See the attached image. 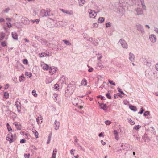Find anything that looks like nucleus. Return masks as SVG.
Returning <instances> with one entry per match:
<instances>
[{
	"label": "nucleus",
	"instance_id": "obj_50",
	"mask_svg": "<svg viewBox=\"0 0 158 158\" xmlns=\"http://www.w3.org/2000/svg\"><path fill=\"white\" fill-rule=\"evenodd\" d=\"M146 65L148 66H151V61H147L146 62Z\"/></svg>",
	"mask_w": 158,
	"mask_h": 158
},
{
	"label": "nucleus",
	"instance_id": "obj_57",
	"mask_svg": "<svg viewBox=\"0 0 158 158\" xmlns=\"http://www.w3.org/2000/svg\"><path fill=\"white\" fill-rule=\"evenodd\" d=\"M103 134H104V132H101L99 134V137H102V136H103Z\"/></svg>",
	"mask_w": 158,
	"mask_h": 158
},
{
	"label": "nucleus",
	"instance_id": "obj_15",
	"mask_svg": "<svg viewBox=\"0 0 158 158\" xmlns=\"http://www.w3.org/2000/svg\"><path fill=\"white\" fill-rule=\"evenodd\" d=\"M12 36L13 38L15 40H17L18 39V36L17 33L15 32H12L11 33Z\"/></svg>",
	"mask_w": 158,
	"mask_h": 158
},
{
	"label": "nucleus",
	"instance_id": "obj_40",
	"mask_svg": "<svg viewBox=\"0 0 158 158\" xmlns=\"http://www.w3.org/2000/svg\"><path fill=\"white\" fill-rule=\"evenodd\" d=\"M108 81L109 83L111 84L114 86H115V83L113 81H111L109 80H108Z\"/></svg>",
	"mask_w": 158,
	"mask_h": 158
},
{
	"label": "nucleus",
	"instance_id": "obj_46",
	"mask_svg": "<svg viewBox=\"0 0 158 158\" xmlns=\"http://www.w3.org/2000/svg\"><path fill=\"white\" fill-rule=\"evenodd\" d=\"M49 72L50 73H51L52 72V70H53V71H56V69H55L54 68H52V67H51L49 69Z\"/></svg>",
	"mask_w": 158,
	"mask_h": 158
},
{
	"label": "nucleus",
	"instance_id": "obj_31",
	"mask_svg": "<svg viewBox=\"0 0 158 158\" xmlns=\"http://www.w3.org/2000/svg\"><path fill=\"white\" fill-rule=\"evenodd\" d=\"M133 136L134 137V138L137 140L140 141V137H139V135H134Z\"/></svg>",
	"mask_w": 158,
	"mask_h": 158
},
{
	"label": "nucleus",
	"instance_id": "obj_25",
	"mask_svg": "<svg viewBox=\"0 0 158 158\" xmlns=\"http://www.w3.org/2000/svg\"><path fill=\"white\" fill-rule=\"evenodd\" d=\"M5 37V33L3 32H1L0 33V42L1 41V40H2L4 37Z\"/></svg>",
	"mask_w": 158,
	"mask_h": 158
},
{
	"label": "nucleus",
	"instance_id": "obj_60",
	"mask_svg": "<svg viewBox=\"0 0 158 158\" xmlns=\"http://www.w3.org/2000/svg\"><path fill=\"white\" fill-rule=\"evenodd\" d=\"M115 138L117 140H118L119 139L118 135H115Z\"/></svg>",
	"mask_w": 158,
	"mask_h": 158
},
{
	"label": "nucleus",
	"instance_id": "obj_44",
	"mask_svg": "<svg viewBox=\"0 0 158 158\" xmlns=\"http://www.w3.org/2000/svg\"><path fill=\"white\" fill-rule=\"evenodd\" d=\"M106 27H108L111 26L110 22H108L106 23Z\"/></svg>",
	"mask_w": 158,
	"mask_h": 158
},
{
	"label": "nucleus",
	"instance_id": "obj_30",
	"mask_svg": "<svg viewBox=\"0 0 158 158\" xmlns=\"http://www.w3.org/2000/svg\"><path fill=\"white\" fill-rule=\"evenodd\" d=\"M51 136H52V133H51L49 134V135L48 136V139L47 141V144H49L50 143V141L51 140Z\"/></svg>",
	"mask_w": 158,
	"mask_h": 158
},
{
	"label": "nucleus",
	"instance_id": "obj_10",
	"mask_svg": "<svg viewBox=\"0 0 158 158\" xmlns=\"http://www.w3.org/2000/svg\"><path fill=\"white\" fill-rule=\"evenodd\" d=\"M15 105L18 111L19 112L21 111V103L17 101L15 102Z\"/></svg>",
	"mask_w": 158,
	"mask_h": 158
},
{
	"label": "nucleus",
	"instance_id": "obj_59",
	"mask_svg": "<svg viewBox=\"0 0 158 158\" xmlns=\"http://www.w3.org/2000/svg\"><path fill=\"white\" fill-rule=\"evenodd\" d=\"M97 97L98 98H101L102 99H104V97L102 96V95H99Z\"/></svg>",
	"mask_w": 158,
	"mask_h": 158
},
{
	"label": "nucleus",
	"instance_id": "obj_37",
	"mask_svg": "<svg viewBox=\"0 0 158 158\" xmlns=\"http://www.w3.org/2000/svg\"><path fill=\"white\" fill-rule=\"evenodd\" d=\"M129 122L131 125H133L135 124L134 121H132L131 119L129 120Z\"/></svg>",
	"mask_w": 158,
	"mask_h": 158
},
{
	"label": "nucleus",
	"instance_id": "obj_7",
	"mask_svg": "<svg viewBox=\"0 0 158 158\" xmlns=\"http://www.w3.org/2000/svg\"><path fill=\"white\" fill-rule=\"evenodd\" d=\"M135 11L136 12V15H141L143 14V10L140 8H137L135 9Z\"/></svg>",
	"mask_w": 158,
	"mask_h": 158
},
{
	"label": "nucleus",
	"instance_id": "obj_52",
	"mask_svg": "<svg viewBox=\"0 0 158 158\" xmlns=\"http://www.w3.org/2000/svg\"><path fill=\"white\" fill-rule=\"evenodd\" d=\"M56 153H53V152L52 154V158H56Z\"/></svg>",
	"mask_w": 158,
	"mask_h": 158
},
{
	"label": "nucleus",
	"instance_id": "obj_26",
	"mask_svg": "<svg viewBox=\"0 0 158 158\" xmlns=\"http://www.w3.org/2000/svg\"><path fill=\"white\" fill-rule=\"evenodd\" d=\"M63 41L67 45H71V44L69 41L64 40H63Z\"/></svg>",
	"mask_w": 158,
	"mask_h": 158
},
{
	"label": "nucleus",
	"instance_id": "obj_16",
	"mask_svg": "<svg viewBox=\"0 0 158 158\" xmlns=\"http://www.w3.org/2000/svg\"><path fill=\"white\" fill-rule=\"evenodd\" d=\"M129 59L131 61H134L135 60V56L131 52L129 53Z\"/></svg>",
	"mask_w": 158,
	"mask_h": 158
},
{
	"label": "nucleus",
	"instance_id": "obj_13",
	"mask_svg": "<svg viewBox=\"0 0 158 158\" xmlns=\"http://www.w3.org/2000/svg\"><path fill=\"white\" fill-rule=\"evenodd\" d=\"M60 123L59 122L57 121L56 120H55L54 122V125L55 126V129L56 130H57L59 129L60 127Z\"/></svg>",
	"mask_w": 158,
	"mask_h": 158
},
{
	"label": "nucleus",
	"instance_id": "obj_17",
	"mask_svg": "<svg viewBox=\"0 0 158 158\" xmlns=\"http://www.w3.org/2000/svg\"><path fill=\"white\" fill-rule=\"evenodd\" d=\"M101 109H103L104 111L107 110V105L106 104H101L100 105Z\"/></svg>",
	"mask_w": 158,
	"mask_h": 158
},
{
	"label": "nucleus",
	"instance_id": "obj_62",
	"mask_svg": "<svg viewBox=\"0 0 158 158\" xmlns=\"http://www.w3.org/2000/svg\"><path fill=\"white\" fill-rule=\"evenodd\" d=\"M5 21L4 19L3 18H0V22H3Z\"/></svg>",
	"mask_w": 158,
	"mask_h": 158
},
{
	"label": "nucleus",
	"instance_id": "obj_36",
	"mask_svg": "<svg viewBox=\"0 0 158 158\" xmlns=\"http://www.w3.org/2000/svg\"><path fill=\"white\" fill-rule=\"evenodd\" d=\"M66 14H69V15H72L73 14V12L72 10H71V11L67 10Z\"/></svg>",
	"mask_w": 158,
	"mask_h": 158
},
{
	"label": "nucleus",
	"instance_id": "obj_3",
	"mask_svg": "<svg viewBox=\"0 0 158 158\" xmlns=\"http://www.w3.org/2000/svg\"><path fill=\"white\" fill-rule=\"evenodd\" d=\"M16 138H13L12 134H8L6 137V140L9 142L10 143L15 141Z\"/></svg>",
	"mask_w": 158,
	"mask_h": 158
},
{
	"label": "nucleus",
	"instance_id": "obj_53",
	"mask_svg": "<svg viewBox=\"0 0 158 158\" xmlns=\"http://www.w3.org/2000/svg\"><path fill=\"white\" fill-rule=\"evenodd\" d=\"M26 141V140L24 139H21L20 141V143H25Z\"/></svg>",
	"mask_w": 158,
	"mask_h": 158
},
{
	"label": "nucleus",
	"instance_id": "obj_21",
	"mask_svg": "<svg viewBox=\"0 0 158 158\" xmlns=\"http://www.w3.org/2000/svg\"><path fill=\"white\" fill-rule=\"evenodd\" d=\"M141 2L142 8L144 10H145L146 9V7L145 5L144 2V0H139Z\"/></svg>",
	"mask_w": 158,
	"mask_h": 158
},
{
	"label": "nucleus",
	"instance_id": "obj_28",
	"mask_svg": "<svg viewBox=\"0 0 158 158\" xmlns=\"http://www.w3.org/2000/svg\"><path fill=\"white\" fill-rule=\"evenodd\" d=\"M78 100V99H74L72 100V103L75 106H77L78 103L77 102V101Z\"/></svg>",
	"mask_w": 158,
	"mask_h": 158
},
{
	"label": "nucleus",
	"instance_id": "obj_51",
	"mask_svg": "<svg viewBox=\"0 0 158 158\" xmlns=\"http://www.w3.org/2000/svg\"><path fill=\"white\" fill-rule=\"evenodd\" d=\"M60 10L62 11V12L64 13H66V12L67 10H64L63 9H60Z\"/></svg>",
	"mask_w": 158,
	"mask_h": 158
},
{
	"label": "nucleus",
	"instance_id": "obj_63",
	"mask_svg": "<svg viewBox=\"0 0 158 158\" xmlns=\"http://www.w3.org/2000/svg\"><path fill=\"white\" fill-rule=\"evenodd\" d=\"M155 68L158 71V62L155 65Z\"/></svg>",
	"mask_w": 158,
	"mask_h": 158
},
{
	"label": "nucleus",
	"instance_id": "obj_64",
	"mask_svg": "<svg viewBox=\"0 0 158 158\" xmlns=\"http://www.w3.org/2000/svg\"><path fill=\"white\" fill-rule=\"evenodd\" d=\"M155 31L158 34V28L156 27H155Z\"/></svg>",
	"mask_w": 158,
	"mask_h": 158
},
{
	"label": "nucleus",
	"instance_id": "obj_47",
	"mask_svg": "<svg viewBox=\"0 0 158 158\" xmlns=\"http://www.w3.org/2000/svg\"><path fill=\"white\" fill-rule=\"evenodd\" d=\"M97 67H99L100 68H104L103 66L101 64V63H98L97 64Z\"/></svg>",
	"mask_w": 158,
	"mask_h": 158
},
{
	"label": "nucleus",
	"instance_id": "obj_38",
	"mask_svg": "<svg viewBox=\"0 0 158 158\" xmlns=\"http://www.w3.org/2000/svg\"><path fill=\"white\" fill-rule=\"evenodd\" d=\"M104 122L106 125H110V124H111V121L108 120L105 121Z\"/></svg>",
	"mask_w": 158,
	"mask_h": 158
},
{
	"label": "nucleus",
	"instance_id": "obj_11",
	"mask_svg": "<svg viewBox=\"0 0 158 158\" xmlns=\"http://www.w3.org/2000/svg\"><path fill=\"white\" fill-rule=\"evenodd\" d=\"M124 146L126 148H122V149L124 150L127 151L130 150L132 148V147L130 145L127 144H125L124 145Z\"/></svg>",
	"mask_w": 158,
	"mask_h": 158
},
{
	"label": "nucleus",
	"instance_id": "obj_61",
	"mask_svg": "<svg viewBox=\"0 0 158 158\" xmlns=\"http://www.w3.org/2000/svg\"><path fill=\"white\" fill-rule=\"evenodd\" d=\"M101 143L103 145H104L106 144V142H104L103 140H101Z\"/></svg>",
	"mask_w": 158,
	"mask_h": 158
},
{
	"label": "nucleus",
	"instance_id": "obj_18",
	"mask_svg": "<svg viewBox=\"0 0 158 158\" xmlns=\"http://www.w3.org/2000/svg\"><path fill=\"white\" fill-rule=\"evenodd\" d=\"M32 131L34 134L36 138H38V133L35 129H32Z\"/></svg>",
	"mask_w": 158,
	"mask_h": 158
},
{
	"label": "nucleus",
	"instance_id": "obj_24",
	"mask_svg": "<svg viewBox=\"0 0 158 158\" xmlns=\"http://www.w3.org/2000/svg\"><path fill=\"white\" fill-rule=\"evenodd\" d=\"M25 77L23 74H22L21 76L19 77V80L20 82H23L24 81Z\"/></svg>",
	"mask_w": 158,
	"mask_h": 158
},
{
	"label": "nucleus",
	"instance_id": "obj_39",
	"mask_svg": "<svg viewBox=\"0 0 158 158\" xmlns=\"http://www.w3.org/2000/svg\"><path fill=\"white\" fill-rule=\"evenodd\" d=\"M106 96L108 98L110 99H111V96H110V93L109 92L106 94Z\"/></svg>",
	"mask_w": 158,
	"mask_h": 158
},
{
	"label": "nucleus",
	"instance_id": "obj_34",
	"mask_svg": "<svg viewBox=\"0 0 158 158\" xmlns=\"http://www.w3.org/2000/svg\"><path fill=\"white\" fill-rule=\"evenodd\" d=\"M9 97V94L7 92H5L4 93V98H6L7 99V98H8Z\"/></svg>",
	"mask_w": 158,
	"mask_h": 158
},
{
	"label": "nucleus",
	"instance_id": "obj_49",
	"mask_svg": "<svg viewBox=\"0 0 158 158\" xmlns=\"http://www.w3.org/2000/svg\"><path fill=\"white\" fill-rule=\"evenodd\" d=\"M98 24L97 23H93V26L94 27H96L98 26Z\"/></svg>",
	"mask_w": 158,
	"mask_h": 158
},
{
	"label": "nucleus",
	"instance_id": "obj_56",
	"mask_svg": "<svg viewBox=\"0 0 158 158\" xmlns=\"http://www.w3.org/2000/svg\"><path fill=\"white\" fill-rule=\"evenodd\" d=\"M75 151V150H74L73 149H71L70 151V153L72 154V155H74V153L73 152V151Z\"/></svg>",
	"mask_w": 158,
	"mask_h": 158
},
{
	"label": "nucleus",
	"instance_id": "obj_43",
	"mask_svg": "<svg viewBox=\"0 0 158 158\" xmlns=\"http://www.w3.org/2000/svg\"><path fill=\"white\" fill-rule=\"evenodd\" d=\"M149 114V111H146L144 114L143 115L144 116H146Z\"/></svg>",
	"mask_w": 158,
	"mask_h": 158
},
{
	"label": "nucleus",
	"instance_id": "obj_2",
	"mask_svg": "<svg viewBox=\"0 0 158 158\" xmlns=\"http://www.w3.org/2000/svg\"><path fill=\"white\" fill-rule=\"evenodd\" d=\"M88 13L89 14V17L90 18H94L96 16V12L94 10H92L91 9H89L88 11Z\"/></svg>",
	"mask_w": 158,
	"mask_h": 158
},
{
	"label": "nucleus",
	"instance_id": "obj_58",
	"mask_svg": "<svg viewBox=\"0 0 158 158\" xmlns=\"http://www.w3.org/2000/svg\"><path fill=\"white\" fill-rule=\"evenodd\" d=\"M10 10V9L9 8H7L4 11V12L6 13H8L9 10Z\"/></svg>",
	"mask_w": 158,
	"mask_h": 158
},
{
	"label": "nucleus",
	"instance_id": "obj_1",
	"mask_svg": "<svg viewBox=\"0 0 158 158\" xmlns=\"http://www.w3.org/2000/svg\"><path fill=\"white\" fill-rule=\"evenodd\" d=\"M40 15L42 17H44L47 16H50L52 14L51 13V10L50 9H48L47 10L42 9L40 11Z\"/></svg>",
	"mask_w": 158,
	"mask_h": 158
},
{
	"label": "nucleus",
	"instance_id": "obj_45",
	"mask_svg": "<svg viewBox=\"0 0 158 158\" xmlns=\"http://www.w3.org/2000/svg\"><path fill=\"white\" fill-rule=\"evenodd\" d=\"M140 127V126L138 125H136V126H134V128L133 129H136L137 130H138L139 128V127Z\"/></svg>",
	"mask_w": 158,
	"mask_h": 158
},
{
	"label": "nucleus",
	"instance_id": "obj_8",
	"mask_svg": "<svg viewBox=\"0 0 158 158\" xmlns=\"http://www.w3.org/2000/svg\"><path fill=\"white\" fill-rule=\"evenodd\" d=\"M136 26L137 27V29L138 31H140L141 33L143 34L144 33V31L143 26L141 25L140 24L136 25Z\"/></svg>",
	"mask_w": 158,
	"mask_h": 158
},
{
	"label": "nucleus",
	"instance_id": "obj_29",
	"mask_svg": "<svg viewBox=\"0 0 158 158\" xmlns=\"http://www.w3.org/2000/svg\"><path fill=\"white\" fill-rule=\"evenodd\" d=\"M49 68V66L46 64H44L43 69L44 70H48Z\"/></svg>",
	"mask_w": 158,
	"mask_h": 158
},
{
	"label": "nucleus",
	"instance_id": "obj_33",
	"mask_svg": "<svg viewBox=\"0 0 158 158\" xmlns=\"http://www.w3.org/2000/svg\"><path fill=\"white\" fill-rule=\"evenodd\" d=\"M32 95L35 97H37V94L36 93V91L35 90H33L32 91Z\"/></svg>",
	"mask_w": 158,
	"mask_h": 158
},
{
	"label": "nucleus",
	"instance_id": "obj_19",
	"mask_svg": "<svg viewBox=\"0 0 158 158\" xmlns=\"http://www.w3.org/2000/svg\"><path fill=\"white\" fill-rule=\"evenodd\" d=\"M79 2V4L80 6H83L85 3V0H78Z\"/></svg>",
	"mask_w": 158,
	"mask_h": 158
},
{
	"label": "nucleus",
	"instance_id": "obj_22",
	"mask_svg": "<svg viewBox=\"0 0 158 158\" xmlns=\"http://www.w3.org/2000/svg\"><path fill=\"white\" fill-rule=\"evenodd\" d=\"M87 84V80L85 79H83L81 83V85L83 86H86Z\"/></svg>",
	"mask_w": 158,
	"mask_h": 158
},
{
	"label": "nucleus",
	"instance_id": "obj_35",
	"mask_svg": "<svg viewBox=\"0 0 158 158\" xmlns=\"http://www.w3.org/2000/svg\"><path fill=\"white\" fill-rule=\"evenodd\" d=\"M6 126L7 127V128L8 129V131H10L12 130V129L10 126L9 125V124L8 123H7L6 124Z\"/></svg>",
	"mask_w": 158,
	"mask_h": 158
},
{
	"label": "nucleus",
	"instance_id": "obj_20",
	"mask_svg": "<svg viewBox=\"0 0 158 158\" xmlns=\"http://www.w3.org/2000/svg\"><path fill=\"white\" fill-rule=\"evenodd\" d=\"M42 119L43 118L41 116H40V117H38L36 118V121L38 124H40L42 123Z\"/></svg>",
	"mask_w": 158,
	"mask_h": 158
},
{
	"label": "nucleus",
	"instance_id": "obj_48",
	"mask_svg": "<svg viewBox=\"0 0 158 158\" xmlns=\"http://www.w3.org/2000/svg\"><path fill=\"white\" fill-rule=\"evenodd\" d=\"M6 24L8 27L10 28L12 27V25L10 23H7Z\"/></svg>",
	"mask_w": 158,
	"mask_h": 158
},
{
	"label": "nucleus",
	"instance_id": "obj_6",
	"mask_svg": "<svg viewBox=\"0 0 158 158\" xmlns=\"http://www.w3.org/2000/svg\"><path fill=\"white\" fill-rule=\"evenodd\" d=\"M21 21L22 23L24 24L28 25L29 24L30 21L26 17L22 18L21 19Z\"/></svg>",
	"mask_w": 158,
	"mask_h": 158
},
{
	"label": "nucleus",
	"instance_id": "obj_32",
	"mask_svg": "<svg viewBox=\"0 0 158 158\" xmlns=\"http://www.w3.org/2000/svg\"><path fill=\"white\" fill-rule=\"evenodd\" d=\"M1 45L3 47H5L7 46V43L6 41L0 42Z\"/></svg>",
	"mask_w": 158,
	"mask_h": 158
},
{
	"label": "nucleus",
	"instance_id": "obj_14",
	"mask_svg": "<svg viewBox=\"0 0 158 158\" xmlns=\"http://www.w3.org/2000/svg\"><path fill=\"white\" fill-rule=\"evenodd\" d=\"M13 124H14L16 127V128L17 130H21V125L19 124L17 122H15L13 123Z\"/></svg>",
	"mask_w": 158,
	"mask_h": 158
},
{
	"label": "nucleus",
	"instance_id": "obj_4",
	"mask_svg": "<svg viewBox=\"0 0 158 158\" xmlns=\"http://www.w3.org/2000/svg\"><path fill=\"white\" fill-rule=\"evenodd\" d=\"M118 43L121 44L123 48L127 49L128 48V45L126 42L123 40L120 39Z\"/></svg>",
	"mask_w": 158,
	"mask_h": 158
},
{
	"label": "nucleus",
	"instance_id": "obj_23",
	"mask_svg": "<svg viewBox=\"0 0 158 158\" xmlns=\"http://www.w3.org/2000/svg\"><path fill=\"white\" fill-rule=\"evenodd\" d=\"M129 107L130 109L132 111H135L137 110L136 107L132 105H129Z\"/></svg>",
	"mask_w": 158,
	"mask_h": 158
},
{
	"label": "nucleus",
	"instance_id": "obj_42",
	"mask_svg": "<svg viewBox=\"0 0 158 158\" xmlns=\"http://www.w3.org/2000/svg\"><path fill=\"white\" fill-rule=\"evenodd\" d=\"M117 90L121 94H122L123 95L125 94L123 93V92L121 91V89L120 88L118 87L117 88Z\"/></svg>",
	"mask_w": 158,
	"mask_h": 158
},
{
	"label": "nucleus",
	"instance_id": "obj_41",
	"mask_svg": "<svg viewBox=\"0 0 158 158\" xmlns=\"http://www.w3.org/2000/svg\"><path fill=\"white\" fill-rule=\"evenodd\" d=\"M23 63L25 64H27L28 63V61L27 59H24L23 60Z\"/></svg>",
	"mask_w": 158,
	"mask_h": 158
},
{
	"label": "nucleus",
	"instance_id": "obj_5",
	"mask_svg": "<svg viewBox=\"0 0 158 158\" xmlns=\"http://www.w3.org/2000/svg\"><path fill=\"white\" fill-rule=\"evenodd\" d=\"M75 89V86L72 84H69L68 86L67 90L70 91V93H73Z\"/></svg>",
	"mask_w": 158,
	"mask_h": 158
},
{
	"label": "nucleus",
	"instance_id": "obj_55",
	"mask_svg": "<svg viewBox=\"0 0 158 158\" xmlns=\"http://www.w3.org/2000/svg\"><path fill=\"white\" fill-rule=\"evenodd\" d=\"M141 109V111L139 112L138 113V114H142L143 113V112L144 111V110H143L142 108Z\"/></svg>",
	"mask_w": 158,
	"mask_h": 158
},
{
	"label": "nucleus",
	"instance_id": "obj_9",
	"mask_svg": "<svg viewBox=\"0 0 158 158\" xmlns=\"http://www.w3.org/2000/svg\"><path fill=\"white\" fill-rule=\"evenodd\" d=\"M149 39L152 43H154L156 41V37L154 35H151L149 36Z\"/></svg>",
	"mask_w": 158,
	"mask_h": 158
},
{
	"label": "nucleus",
	"instance_id": "obj_27",
	"mask_svg": "<svg viewBox=\"0 0 158 158\" xmlns=\"http://www.w3.org/2000/svg\"><path fill=\"white\" fill-rule=\"evenodd\" d=\"M105 19L104 17H99L98 19V23H102L104 21Z\"/></svg>",
	"mask_w": 158,
	"mask_h": 158
},
{
	"label": "nucleus",
	"instance_id": "obj_12",
	"mask_svg": "<svg viewBox=\"0 0 158 158\" xmlns=\"http://www.w3.org/2000/svg\"><path fill=\"white\" fill-rule=\"evenodd\" d=\"M39 55L40 56V57H42L45 56H49V52L46 51L45 52L40 53Z\"/></svg>",
	"mask_w": 158,
	"mask_h": 158
},
{
	"label": "nucleus",
	"instance_id": "obj_54",
	"mask_svg": "<svg viewBox=\"0 0 158 158\" xmlns=\"http://www.w3.org/2000/svg\"><path fill=\"white\" fill-rule=\"evenodd\" d=\"M30 156V154L29 153L28 154V155H27L26 154H25L24 155V156L25 158H27L28 156L29 157Z\"/></svg>",
	"mask_w": 158,
	"mask_h": 158
}]
</instances>
